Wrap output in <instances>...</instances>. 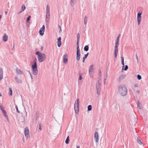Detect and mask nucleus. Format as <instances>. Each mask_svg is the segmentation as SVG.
Wrapping results in <instances>:
<instances>
[{"mask_svg":"<svg viewBox=\"0 0 148 148\" xmlns=\"http://www.w3.org/2000/svg\"><path fill=\"white\" fill-rule=\"evenodd\" d=\"M118 89L119 93L121 96H125L126 95L127 90L124 85H119L118 87Z\"/></svg>","mask_w":148,"mask_h":148,"instance_id":"nucleus-1","label":"nucleus"},{"mask_svg":"<svg viewBox=\"0 0 148 148\" xmlns=\"http://www.w3.org/2000/svg\"><path fill=\"white\" fill-rule=\"evenodd\" d=\"M36 54L38 56V60L40 62H42L45 60L46 56L45 54L37 51L36 52Z\"/></svg>","mask_w":148,"mask_h":148,"instance_id":"nucleus-2","label":"nucleus"},{"mask_svg":"<svg viewBox=\"0 0 148 148\" xmlns=\"http://www.w3.org/2000/svg\"><path fill=\"white\" fill-rule=\"evenodd\" d=\"M36 60V59L35 58L34 60V62L32 65V70L33 74L34 75H36L38 74V70L37 68V65Z\"/></svg>","mask_w":148,"mask_h":148,"instance_id":"nucleus-3","label":"nucleus"},{"mask_svg":"<svg viewBox=\"0 0 148 148\" xmlns=\"http://www.w3.org/2000/svg\"><path fill=\"white\" fill-rule=\"evenodd\" d=\"M81 54L79 46H77L76 60L79 61L80 59Z\"/></svg>","mask_w":148,"mask_h":148,"instance_id":"nucleus-4","label":"nucleus"},{"mask_svg":"<svg viewBox=\"0 0 148 148\" xmlns=\"http://www.w3.org/2000/svg\"><path fill=\"white\" fill-rule=\"evenodd\" d=\"M142 13L138 12L137 14V20L138 21V25H139L141 20V15Z\"/></svg>","mask_w":148,"mask_h":148,"instance_id":"nucleus-5","label":"nucleus"},{"mask_svg":"<svg viewBox=\"0 0 148 148\" xmlns=\"http://www.w3.org/2000/svg\"><path fill=\"white\" fill-rule=\"evenodd\" d=\"M45 30V26L44 25H43L42 27L40 29L39 31V33L41 36H42L44 34Z\"/></svg>","mask_w":148,"mask_h":148,"instance_id":"nucleus-6","label":"nucleus"},{"mask_svg":"<svg viewBox=\"0 0 148 148\" xmlns=\"http://www.w3.org/2000/svg\"><path fill=\"white\" fill-rule=\"evenodd\" d=\"M25 135L27 138L29 137V130L27 127H26L25 128Z\"/></svg>","mask_w":148,"mask_h":148,"instance_id":"nucleus-7","label":"nucleus"},{"mask_svg":"<svg viewBox=\"0 0 148 148\" xmlns=\"http://www.w3.org/2000/svg\"><path fill=\"white\" fill-rule=\"evenodd\" d=\"M94 138L95 142L97 143L99 140V136L98 133L97 132H96L95 133Z\"/></svg>","mask_w":148,"mask_h":148,"instance_id":"nucleus-8","label":"nucleus"},{"mask_svg":"<svg viewBox=\"0 0 148 148\" xmlns=\"http://www.w3.org/2000/svg\"><path fill=\"white\" fill-rule=\"evenodd\" d=\"M68 56L67 54L65 53L63 56V62L64 63H67L68 62Z\"/></svg>","mask_w":148,"mask_h":148,"instance_id":"nucleus-9","label":"nucleus"},{"mask_svg":"<svg viewBox=\"0 0 148 148\" xmlns=\"http://www.w3.org/2000/svg\"><path fill=\"white\" fill-rule=\"evenodd\" d=\"M57 44L58 46V47H60L61 46L62 43L61 42V38L59 37L58 38Z\"/></svg>","mask_w":148,"mask_h":148,"instance_id":"nucleus-10","label":"nucleus"},{"mask_svg":"<svg viewBox=\"0 0 148 148\" xmlns=\"http://www.w3.org/2000/svg\"><path fill=\"white\" fill-rule=\"evenodd\" d=\"M3 71L2 68H0V81L3 79Z\"/></svg>","mask_w":148,"mask_h":148,"instance_id":"nucleus-11","label":"nucleus"},{"mask_svg":"<svg viewBox=\"0 0 148 148\" xmlns=\"http://www.w3.org/2000/svg\"><path fill=\"white\" fill-rule=\"evenodd\" d=\"M101 87V84L99 83V81H98L97 82L96 84V89H98L99 90H100Z\"/></svg>","mask_w":148,"mask_h":148,"instance_id":"nucleus-12","label":"nucleus"},{"mask_svg":"<svg viewBox=\"0 0 148 148\" xmlns=\"http://www.w3.org/2000/svg\"><path fill=\"white\" fill-rule=\"evenodd\" d=\"M15 79L16 81L17 82L20 84H21L22 83V81L21 79H20L18 77H15Z\"/></svg>","mask_w":148,"mask_h":148,"instance_id":"nucleus-13","label":"nucleus"},{"mask_svg":"<svg viewBox=\"0 0 148 148\" xmlns=\"http://www.w3.org/2000/svg\"><path fill=\"white\" fill-rule=\"evenodd\" d=\"M3 40L4 42H6L8 39V36L6 34H4L3 37Z\"/></svg>","mask_w":148,"mask_h":148,"instance_id":"nucleus-14","label":"nucleus"},{"mask_svg":"<svg viewBox=\"0 0 148 148\" xmlns=\"http://www.w3.org/2000/svg\"><path fill=\"white\" fill-rule=\"evenodd\" d=\"M89 73L90 74L91 73L93 72L94 70L93 69V65H91L89 68Z\"/></svg>","mask_w":148,"mask_h":148,"instance_id":"nucleus-15","label":"nucleus"},{"mask_svg":"<svg viewBox=\"0 0 148 148\" xmlns=\"http://www.w3.org/2000/svg\"><path fill=\"white\" fill-rule=\"evenodd\" d=\"M80 37V35L79 33L77 34V46H79V38Z\"/></svg>","mask_w":148,"mask_h":148,"instance_id":"nucleus-16","label":"nucleus"},{"mask_svg":"<svg viewBox=\"0 0 148 148\" xmlns=\"http://www.w3.org/2000/svg\"><path fill=\"white\" fill-rule=\"evenodd\" d=\"M74 109L75 112L77 114L79 111V106H74Z\"/></svg>","mask_w":148,"mask_h":148,"instance_id":"nucleus-17","label":"nucleus"},{"mask_svg":"<svg viewBox=\"0 0 148 148\" xmlns=\"http://www.w3.org/2000/svg\"><path fill=\"white\" fill-rule=\"evenodd\" d=\"M76 0H71L70 3L71 6L73 7L76 2Z\"/></svg>","mask_w":148,"mask_h":148,"instance_id":"nucleus-18","label":"nucleus"},{"mask_svg":"<svg viewBox=\"0 0 148 148\" xmlns=\"http://www.w3.org/2000/svg\"><path fill=\"white\" fill-rule=\"evenodd\" d=\"M125 76V75L122 74L119 76V79L120 80H122L123 79Z\"/></svg>","mask_w":148,"mask_h":148,"instance_id":"nucleus-19","label":"nucleus"},{"mask_svg":"<svg viewBox=\"0 0 148 148\" xmlns=\"http://www.w3.org/2000/svg\"><path fill=\"white\" fill-rule=\"evenodd\" d=\"M79 99L77 98L76 101H75L74 106H79Z\"/></svg>","mask_w":148,"mask_h":148,"instance_id":"nucleus-20","label":"nucleus"},{"mask_svg":"<svg viewBox=\"0 0 148 148\" xmlns=\"http://www.w3.org/2000/svg\"><path fill=\"white\" fill-rule=\"evenodd\" d=\"M121 36V34H119L118 36L117 37L116 42H115L116 43V44H119V38Z\"/></svg>","mask_w":148,"mask_h":148,"instance_id":"nucleus-21","label":"nucleus"},{"mask_svg":"<svg viewBox=\"0 0 148 148\" xmlns=\"http://www.w3.org/2000/svg\"><path fill=\"white\" fill-rule=\"evenodd\" d=\"M16 73L18 74H21L22 73V72L19 69L17 68L16 70Z\"/></svg>","mask_w":148,"mask_h":148,"instance_id":"nucleus-22","label":"nucleus"},{"mask_svg":"<svg viewBox=\"0 0 148 148\" xmlns=\"http://www.w3.org/2000/svg\"><path fill=\"white\" fill-rule=\"evenodd\" d=\"M118 51V49H114V57L115 58H116V57H117V55Z\"/></svg>","mask_w":148,"mask_h":148,"instance_id":"nucleus-23","label":"nucleus"},{"mask_svg":"<svg viewBox=\"0 0 148 148\" xmlns=\"http://www.w3.org/2000/svg\"><path fill=\"white\" fill-rule=\"evenodd\" d=\"M50 18V13L49 12H46V19H49Z\"/></svg>","mask_w":148,"mask_h":148,"instance_id":"nucleus-24","label":"nucleus"},{"mask_svg":"<svg viewBox=\"0 0 148 148\" xmlns=\"http://www.w3.org/2000/svg\"><path fill=\"white\" fill-rule=\"evenodd\" d=\"M26 8V7L25 5L24 4L23 5L21 6V10H22L20 12H21L24 11Z\"/></svg>","mask_w":148,"mask_h":148,"instance_id":"nucleus-25","label":"nucleus"},{"mask_svg":"<svg viewBox=\"0 0 148 148\" xmlns=\"http://www.w3.org/2000/svg\"><path fill=\"white\" fill-rule=\"evenodd\" d=\"M9 95L10 96H12V89L11 88H9Z\"/></svg>","mask_w":148,"mask_h":148,"instance_id":"nucleus-26","label":"nucleus"},{"mask_svg":"<svg viewBox=\"0 0 148 148\" xmlns=\"http://www.w3.org/2000/svg\"><path fill=\"white\" fill-rule=\"evenodd\" d=\"M89 49V47L88 45H86L85 46L84 48V50L85 51H87Z\"/></svg>","mask_w":148,"mask_h":148,"instance_id":"nucleus-27","label":"nucleus"},{"mask_svg":"<svg viewBox=\"0 0 148 148\" xmlns=\"http://www.w3.org/2000/svg\"><path fill=\"white\" fill-rule=\"evenodd\" d=\"M69 136H68L65 140V143L66 144H68L69 143Z\"/></svg>","mask_w":148,"mask_h":148,"instance_id":"nucleus-28","label":"nucleus"},{"mask_svg":"<svg viewBox=\"0 0 148 148\" xmlns=\"http://www.w3.org/2000/svg\"><path fill=\"white\" fill-rule=\"evenodd\" d=\"M87 22V17L86 16H85L84 17V23L86 25Z\"/></svg>","mask_w":148,"mask_h":148,"instance_id":"nucleus-29","label":"nucleus"},{"mask_svg":"<svg viewBox=\"0 0 148 148\" xmlns=\"http://www.w3.org/2000/svg\"><path fill=\"white\" fill-rule=\"evenodd\" d=\"M92 106L91 105H89L88 106V110L90 111L92 110Z\"/></svg>","mask_w":148,"mask_h":148,"instance_id":"nucleus-30","label":"nucleus"},{"mask_svg":"<svg viewBox=\"0 0 148 148\" xmlns=\"http://www.w3.org/2000/svg\"><path fill=\"white\" fill-rule=\"evenodd\" d=\"M31 18V16H29L27 18V19L26 21V22L27 23H28L29 22V21Z\"/></svg>","mask_w":148,"mask_h":148,"instance_id":"nucleus-31","label":"nucleus"},{"mask_svg":"<svg viewBox=\"0 0 148 148\" xmlns=\"http://www.w3.org/2000/svg\"><path fill=\"white\" fill-rule=\"evenodd\" d=\"M137 79L139 80H140L142 78L141 76L140 75H139V74H138L137 75Z\"/></svg>","mask_w":148,"mask_h":148,"instance_id":"nucleus-32","label":"nucleus"},{"mask_svg":"<svg viewBox=\"0 0 148 148\" xmlns=\"http://www.w3.org/2000/svg\"><path fill=\"white\" fill-rule=\"evenodd\" d=\"M137 141L138 143L140 144L141 145L142 144V142L141 140L140 139H139L138 138H137Z\"/></svg>","mask_w":148,"mask_h":148,"instance_id":"nucleus-33","label":"nucleus"},{"mask_svg":"<svg viewBox=\"0 0 148 148\" xmlns=\"http://www.w3.org/2000/svg\"><path fill=\"white\" fill-rule=\"evenodd\" d=\"M89 54V53H88L87 54H85L84 56V57L83 58L84 59H86L87 58V57H88V55Z\"/></svg>","mask_w":148,"mask_h":148,"instance_id":"nucleus-34","label":"nucleus"},{"mask_svg":"<svg viewBox=\"0 0 148 148\" xmlns=\"http://www.w3.org/2000/svg\"><path fill=\"white\" fill-rule=\"evenodd\" d=\"M49 12V7L48 5H47L46 8V12Z\"/></svg>","mask_w":148,"mask_h":148,"instance_id":"nucleus-35","label":"nucleus"},{"mask_svg":"<svg viewBox=\"0 0 148 148\" xmlns=\"http://www.w3.org/2000/svg\"><path fill=\"white\" fill-rule=\"evenodd\" d=\"M15 108L16 109V112L18 113H20V112L19 111L18 109V106L16 105H15Z\"/></svg>","mask_w":148,"mask_h":148,"instance_id":"nucleus-36","label":"nucleus"},{"mask_svg":"<svg viewBox=\"0 0 148 148\" xmlns=\"http://www.w3.org/2000/svg\"><path fill=\"white\" fill-rule=\"evenodd\" d=\"M122 64L123 65L122 66V69H123V68L124 67V60H123L121 61Z\"/></svg>","mask_w":148,"mask_h":148,"instance_id":"nucleus-37","label":"nucleus"},{"mask_svg":"<svg viewBox=\"0 0 148 148\" xmlns=\"http://www.w3.org/2000/svg\"><path fill=\"white\" fill-rule=\"evenodd\" d=\"M128 69V66L127 65H125V68L124 69H123L124 71H126Z\"/></svg>","mask_w":148,"mask_h":148,"instance_id":"nucleus-38","label":"nucleus"},{"mask_svg":"<svg viewBox=\"0 0 148 148\" xmlns=\"http://www.w3.org/2000/svg\"><path fill=\"white\" fill-rule=\"evenodd\" d=\"M118 44H116V42L115 43V49H118V46H117Z\"/></svg>","mask_w":148,"mask_h":148,"instance_id":"nucleus-39","label":"nucleus"},{"mask_svg":"<svg viewBox=\"0 0 148 148\" xmlns=\"http://www.w3.org/2000/svg\"><path fill=\"white\" fill-rule=\"evenodd\" d=\"M82 79V76H81V75H80L79 76V78L78 79V82L79 83V80H81Z\"/></svg>","mask_w":148,"mask_h":148,"instance_id":"nucleus-40","label":"nucleus"},{"mask_svg":"<svg viewBox=\"0 0 148 148\" xmlns=\"http://www.w3.org/2000/svg\"><path fill=\"white\" fill-rule=\"evenodd\" d=\"M58 28L59 29V33H60L61 31H62V29L61 28V27L59 25H58Z\"/></svg>","mask_w":148,"mask_h":148,"instance_id":"nucleus-41","label":"nucleus"},{"mask_svg":"<svg viewBox=\"0 0 148 148\" xmlns=\"http://www.w3.org/2000/svg\"><path fill=\"white\" fill-rule=\"evenodd\" d=\"M100 90H99L98 89H97V93L98 95H99L100 94Z\"/></svg>","mask_w":148,"mask_h":148,"instance_id":"nucleus-42","label":"nucleus"},{"mask_svg":"<svg viewBox=\"0 0 148 148\" xmlns=\"http://www.w3.org/2000/svg\"><path fill=\"white\" fill-rule=\"evenodd\" d=\"M1 111H2V112L3 114H6V111L5 110H4V109Z\"/></svg>","mask_w":148,"mask_h":148,"instance_id":"nucleus-43","label":"nucleus"},{"mask_svg":"<svg viewBox=\"0 0 148 148\" xmlns=\"http://www.w3.org/2000/svg\"><path fill=\"white\" fill-rule=\"evenodd\" d=\"M136 58L137 60V62L138 63V56L136 54Z\"/></svg>","mask_w":148,"mask_h":148,"instance_id":"nucleus-44","label":"nucleus"},{"mask_svg":"<svg viewBox=\"0 0 148 148\" xmlns=\"http://www.w3.org/2000/svg\"><path fill=\"white\" fill-rule=\"evenodd\" d=\"M0 109L1 110H3L4 109L3 108V107L1 105V103H0Z\"/></svg>","mask_w":148,"mask_h":148,"instance_id":"nucleus-45","label":"nucleus"},{"mask_svg":"<svg viewBox=\"0 0 148 148\" xmlns=\"http://www.w3.org/2000/svg\"><path fill=\"white\" fill-rule=\"evenodd\" d=\"M139 104L140 103H139V101H138L137 103V106L140 109H141V108L140 107H139Z\"/></svg>","mask_w":148,"mask_h":148,"instance_id":"nucleus-46","label":"nucleus"},{"mask_svg":"<svg viewBox=\"0 0 148 148\" xmlns=\"http://www.w3.org/2000/svg\"><path fill=\"white\" fill-rule=\"evenodd\" d=\"M99 75L100 76H101V70H99Z\"/></svg>","mask_w":148,"mask_h":148,"instance_id":"nucleus-47","label":"nucleus"},{"mask_svg":"<svg viewBox=\"0 0 148 148\" xmlns=\"http://www.w3.org/2000/svg\"><path fill=\"white\" fill-rule=\"evenodd\" d=\"M138 84H135L134 85V86L135 87H138Z\"/></svg>","mask_w":148,"mask_h":148,"instance_id":"nucleus-48","label":"nucleus"},{"mask_svg":"<svg viewBox=\"0 0 148 148\" xmlns=\"http://www.w3.org/2000/svg\"><path fill=\"white\" fill-rule=\"evenodd\" d=\"M121 61L123 60H124V58L123 56H121Z\"/></svg>","mask_w":148,"mask_h":148,"instance_id":"nucleus-49","label":"nucleus"},{"mask_svg":"<svg viewBox=\"0 0 148 148\" xmlns=\"http://www.w3.org/2000/svg\"><path fill=\"white\" fill-rule=\"evenodd\" d=\"M39 129L40 130H41V127L40 126V124H39Z\"/></svg>","mask_w":148,"mask_h":148,"instance_id":"nucleus-50","label":"nucleus"},{"mask_svg":"<svg viewBox=\"0 0 148 148\" xmlns=\"http://www.w3.org/2000/svg\"><path fill=\"white\" fill-rule=\"evenodd\" d=\"M49 19H46V23H48L49 22Z\"/></svg>","mask_w":148,"mask_h":148,"instance_id":"nucleus-51","label":"nucleus"},{"mask_svg":"<svg viewBox=\"0 0 148 148\" xmlns=\"http://www.w3.org/2000/svg\"><path fill=\"white\" fill-rule=\"evenodd\" d=\"M4 115V116H5L6 117H8V116H7V114H3Z\"/></svg>","mask_w":148,"mask_h":148,"instance_id":"nucleus-52","label":"nucleus"},{"mask_svg":"<svg viewBox=\"0 0 148 148\" xmlns=\"http://www.w3.org/2000/svg\"><path fill=\"white\" fill-rule=\"evenodd\" d=\"M42 49H43V47L42 46H41V50L42 51Z\"/></svg>","mask_w":148,"mask_h":148,"instance_id":"nucleus-53","label":"nucleus"},{"mask_svg":"<svg viewBox=\"0 0 148 148\" xmlns=\"http://www.w3.org/2000/svg\"><path fill=\"white\" fill-rule=\"evenodd\" d=\"M85 60V59H84V58H83V60H82V62L83 63L84 62Z\"/></svg>","mask_w":148,"mask_h":148,"instance_id":"nucleus-54","label":"nucleus"},{"mask_svg":"<svg viewBox=\"0 0 148 148\" xmlns=\"http://www.w3.org/2000/svg\"><path fill=\"white\" fill-rule=\"evenodd\" d=\"M22 140L23 141V142H25L24 139V138L23 137V139H22Z\"/></svg>","mask_w":148,"mask_h":148,"instance_id":"nucleus-55","label":"nucleus"},{"mask_svg":"<svg viewBox=\"0 0 148 148\" xmlns=\"http://www.w3.org/2000/svg\"><path fill=\"white\" fill-rule=\"evenodd\" d=\"M30 76H31V79L32 80L33 78H32V75H31V74L30 73Z\"/></svg>","mask_w":148,"mask_h":148,"instance_id":"nucleus-56","label":"nucleus"},{"mask_svg":"<svg viewBox=\"0 0 148 148\" xmlns=\"http://www.w3.org/2000/svg\"><path fill=\"white\" fill-rule=\"evenodd\" d=\"M7 120L8 121H9V119H8V116L7 117Z\"/></svg>","mask_w":148,"mask_h":148,"instance_id":"nucleus-57","label":"nucleus"},{"mask_svg":"<svg viewBox=\"0 0 148 148\" xmlns=\"http://www.w3.org/2000/svg\"><path fill=\"white\" fill-rule=\"evenodd\" d=\"M134 121L135 122L136 119H135V116L134 117Z\"/></svg>","mask_w":148,"mask_h":148,"instance_id":"nucleus-58","label":"nucleus"},{"mask_svg":"<svg viewBox=\"0 0 148 148\" xmlns=\"http://www.w3.org/2000/svg\"><path fill=\"white\" fill-rule=\"evenodd\" d=\"M77 148H80L79 146H77Z\"/></svg>","mask_w":148,"mask_h":148,"instance_id":"nucleus-59","label":"nucleus"},{"mask_svg":"<svg viewBox=\"0 0 148 148\" xmlns=\"http://www.w3.org/2000/svg\"><path fill=\"white\" fill-rule=\"evenodd\" d=\"M137 92L138 93H139V92H140V91L139 90H137Z\"/></svg>","mask_w":148,"mask_h":148,"instance_id":"nucleus-60","label":"nucleus"},{"mask_svg":"<svg viewBox=\"0 0 148 148\" xmlns=\"http://www.w3.org/2000/svg\"><path fill=\"white\" fill-rule=\"evenodd\" d=\"M5 14L6 15L7 14V11H5Z\"/></svg>","mask_w":148,"mask_h":148,"instance_id":"nucleus-61","label":"nucleus"},{"mask_svg":"<svg viewBox=\"0 0 148 148\" xmlns=\"http://www.w3.org/2000/svg\"><path fill=\"white\" fill-rule=\"evenodd\" d=\"M1 95H2L0 93V97L1 96Z\"/></svg>","mask_w":148,"mask_h":148,"instance_id":"nucleus-62","label":"nucleus"},{"mask_svg":"<svg viewBox=\"0 0 148 148\" xmlns=\"http://www.w3.org/2000/svg\"><path fill=\"white\" fill-rule=\"evenodd\" d=\"M106 77H107V72H106Z\"/></svg>","mask_w":148,"mask_h":148,"instance_id":"nucleus-63","label":"nucleus"},{"mask_svg":"<svg viewBox=\"0 0 148 148\" xmlns=\"http://www.w3.org/2000/svg\"><path fill=\"white\" fill-rule=\"evenodd\" d=\"M106 80V79H104V80ZM104 83H105V81H104Z\"/></svg>","mask_w":148,"mask_h":148,"instance_id":"nucleus-64","label":"nucleus"}]
</instances>
